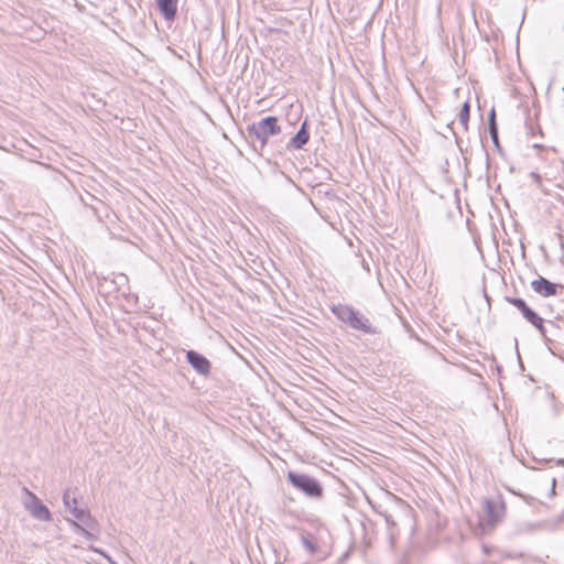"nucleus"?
I'll use <instances>...</instances> for the list:
<instances>
[{
    "instance_id": "nucleus-25",
    "label": "nucleus",
    "mask_w": 564,
    "mask_h": 564,
    "mask_svg": "<svg viewBox=\"0 0 564 564\" xmlns=\"http://www.w3.org/2000/svg\"><path fill=\"white\" fill-rule=\"evenodd\" d=\"M527 127H528V129H530V131L533 133V128H532V126H530V124H528V123H527Z\"/></svg>"
},
{
    "instance_id": "nucleus-19",
    "label": "nucleus",
    "mask_w": 564,
    "mask_h": 564,
    "mask_svg": "<svg viewBox=\"0 0 564 564\" xmlns=\"http://www.w3.org/2000/svg\"><path fill=\"white\" fill-rule=\"evenodd\" d=\"M77 496H78V489L76 487L74 488H67L65 489L63 494V503L65 508L70 512V509L73 506H77Z\"/></svg>"
},
{
    "instance_id": "nucleus-17",
    "label": "nucleus",
    "mask_w": 564,
    "mask_h": 564,
    "mask_svg": "<svg viewBox=\"0 0 564 564\" xmlns=\"http://www.w3.org/2000/svg\"><path fill=\"white\" fill-rule=\"evenodd\" d=\"M488 130L494 144L499 148L498 124L496 120V111L494 108L488 113Z\"/></svg>"
},
{
    "instance_id": "nucleus-5",
    "label": "nucleus",
    "mask_w": 564,
    "mask_h": 564,
    "mask_svg": "<svg viewBox=\"0 0 564 564\" xmlns=\"http://www.w3.org/2000/svg\"><path fill=\"white\" fill-rule=\"evenodd\" d=\"M129 279L123 273H111L100 276L97 281V291L105 299L120 300V292L127 290Z\"/></svg>"
},
{
    "instance_id": "nucleus-4",
    "label": "nucleus",
    "mask_w": 564,
    "mask_h": 564,
    "mask_svg": "<svg viewBox=\"0 0 564 564\" xmlns=\"http://www.w3.org/2000/svg\"><path fill=\"white\" fill-rule=\"evenodd\" d=\"M288 481L301 494L310 499H321L324 495L322 484L314 477L290 470L286 475Z\"/></svg>"
},
{
    "instance_id": "nucleus-16",
    "label": "nucleus",
    "mask_w": 564,
    "mask_h": 564,
    "mask_svg": "<svg viewBox=\"0 0 564 564\" xmlns=\"http://www.w3.org/2000/svg\"><path fill=\"white\" fill-rule=\"evenodd\" d=\"M301 542L305 551L310 555H316L319 551V545L315 536L311 533L301 534Z\"/></svg>"
},
{
    "instance_id": "nucleus-6",
    "label": "nucleus",
    "mask_w": 564,
    "mask_h": 564,
    "mask_svg": "<svg viewBox=\"0 0 564 564\" xmlns=\"http://www.w3.org/2000/svg\"><path fill=\"white\" fill-rule=\"evenodd\" d=\"M484 505L486 522L490 527H495L505 516V502L500 499H486Z\"/></svg>"
},
{
    "instance_id": "nucleus-1",
    "label": "nucleus",
    "mask_w": 564,
    "mask_h": 564,
    "mask_svg": "<svg viewBox=\"0 0 564 564\" xmlns=\"http://www.w3.org/2000/svg\"><path fill=\"white\" fill-rule=\"evenodd\" d=\"M282 128L275 116H267L247 126L248 139L253 150L262 155L267 150L269 139L280 134Z\"/></svg>"
},
{
    "instance_id": "nucleus-3",
    "label": "nucleus",
    "mask_w": 564,
    "mask_h": 564,
    "mask_svg": "<svg viewBox=\"0 0 564 564\" xmlns=\"http://www.w3.org/2000/svg\"><path fill=\"white\" fill-rule=\"evenodd\" d=\"M534 462L539 464V466L530 467L533 470L544 471L543 479L546 482H550V490L546 494L547 498H553L556 495L555 488L556 484L560 481L561 485H564V458H535Z\"/></svg>"
},
{
    "instance_id": "nucleus-20",
    "label": "nucleus",
    "mask_w": 564,
    "mask_h": 564,
    "mask_svg": "<svg viewBox=\"0 0 564 564\" xmlns=\"http://www.w3.org/2000/svg\"><path fill=\"white\" fill-rule=\"evenodd\" d=\"M470 117V105L468 101H465L460 108L458 113L459 123L463 126L464 130L468 129V121Z\"/></svg>"
},
{
    "instance_id": "nucleus-23",
    "label": "nucleus",
    "mask_w": 564,
    "mask_h": 564,
    "mask_svg": "<svg viewBox=\"0 0 564 564\" xmlns=\"http://www.w3.org/2000/svg\"><path fill=\"white\" fill-rule=\"evenodd\" d=\"M530 176L536 183L538 186H541L542 177H541V175L539 173L531 172Z\"/></svg>"
},
{
    "instance_id": "nucleus-13",
    "label": "nucleus",
    "mask_w": 564,
    "mask_h": 564,
    "mask_svg": "<svg viewBox=\"0 0 564 564\" xmlns=\"http://www.w3.org/2000/svg\"><path fill=\"white\" fill-rule=\"evenodd\" d=\"M178 0H156V7L167 22H173L177 15Z\"/></svg>"
},
{
    "instance_id": "nucleus-21",
    "label": "nucleus",
    "mask_w": 564,
    "mask_h": 564,
    "mask_svg": "<svg viewBox=\"0 0 564 564\" xmlns=\"http://www.w3.org/2000/svg\"><path fill=\"white\" fill-rule=\"evenodd\" d=\"M520 497L522 498V500L530 507H536V506H543V507H547V505L539 499V498H535L533 496H530V495H520Z\"/></svg>"
},
{
    "instance_id": "nucleus-9",
    "label": "nucleus",
    "mask_w": 564,
    "mask_h": 564,
    "mask_svg": "<svg viewBox=\"0 0 564 564\" xmlns=\"http://www.w3.org/2000/svg\"><path fill=\"white\" fill-rule=\"evenodd\" d=\"M186 361L198 375L204 377L209 376L212 364L203 354L192 349L187 350Z\"/></svg>"
},
{
    "instance_id": "nucleus-8",
    "label": "nucleus",
    "mask_w": 564,
    "mask_h": 564,
    "mask_svg": "<svg viewBox=\"0 0 564 564\" xmlns=\"http://www.w3.org/2000/svg\"><path fill=\"white\" fill-rule=\"evenodd\" d=\"M531 288L536 294L543 297L557 295L558 292L564 289L562 284L553 283L542 275H539L538 279L531 282Z\"/></svg>"
},
{
    "instance_id": "nucleus-15",
    "label": "nucleus",
    "mask_w": 564,
    "mask_h": 564,
    "mask_svg": "<svg viewBox=\"0 0 564 564\" xmlns=\"http://www.w3.org/2000/svg\"><path fill=\"white\" fill-rule=\"evenodd\" d=\"M120 305L126 312H132L138 306V295L130 292L129 282H127V290L120 292Z\"/></svg>"
},
{
    "instance_id": "nucleus-12",
    "label": "nucleus",
    "mask_w": 564,
    "mask_h": 564,
    "mask_svg": "<svg viewBox=\"0 0 564 564\" xmlns=\"http://www.w3.org/2000/svg\"><path fill=\"white\" fill-rule=\"evenodd\" d=\"M82 524H78L77 522H73L76 532L79 534H83L87 540H95L96 534L94 533L98 531V523L97 521L91 517L90 512L87 514V519H83Z\"/></svg>"
},
{
    "instance_id": "nucleus-22",
    "label": "nucleus",
    "mask_w": 564,
    "mask_h": 564,
    "mask_svg": "<svg viewBox=\"0 0 564 564\" xmlns=\"http://www.w3.org/2000/svg\"><path fill=\"white\" fill-rule=\"evenodd\" d=\"M88 513L89 511L87 509L78 508V506H73L70 509V514L79 522L83 519H87Z\"/></svg>"
},
{
    "instance_id": "nucleus-18",
    "label": "nucleus",
    "mask_w": 564,
    "mask_h": 564,
    "mask_svg": "<svg viewBox=\"0 0 564 564\" xmlns=\"http://www.w3.org/2000/svg\"><path fill=\"white\" fill-rule=\"evenodd\" d=\"M383 517H384L386 524H387L388 539L390 542V546L393 547L395 544L397 535H398L397 523L394 522L392 516L384 513Z\"/></svg>"
},
{
    "instance_id": "nucleus-10",
    "label": "nucleus",
    "mask_w": 564,
    "mask_h": 564,
    "mask_svg": "<svg viewBox=\"0 0 564 564\" xmlns=\"http://www.w3.org/2000/svg\"><path fill=\"white\" fill-rule=\"evenodd\" d=\"M308 128H310V123H308V120L305 119L299 131L290 139V141L288 142L286 144V148L289 150H301L304 148V145L308 142L310 140V131H308Z\"/></svg>"
},
{
    "instance_id": "nucleus-24",
    "label": "nucleus",
    "mask_w": 564,
    "mask_h": 564,
    "mask_svg": "<svg viewBox=\"0 0 564 564\" xmlns=\"http://www.w3.org/2000/svg\"><path fill=\"white\" fill-rule=\"evenodd\" d=\"M546 323H547L550 326H552V327H554V328H556V329H560V325H558L557 323H555V322H553V321H546Z\"/></svg>"
},
{
    "instance_id": "nucleus-7",
    "label": "nucleus",
    "mask_w": 564,
    "mask_h": 564,
    "mask_svg": "<svg viewBox=\"0 0 564 564\" xmlns=\"http://www.w3.org/2000/svg\"><path fill=\"white\" fill-rule=\"evenodd\" d=\"M24 490L30 497V501L25 503V508L31 516L41 521H50L52 514L48 508L33 492L29 491L26 488H24Z\"/></svg>"
},
{
    "instance_id": "nucleus-14",
    "label": "nucleus",
    "mask_w": 564,
    "mask_h": 564,
    "mask_svg": "<svg viewBox=\"0 0 564 564\" xmlns=\"http://www.w3.org/2000/svg\"><path fill=\"white\" fill-rule=\"evenodd\" d=\"M530 324L539 332L549 351L552 355H556L554 350V341L546 334L547 332L544 319L540 315H538Z\"/></svg>"
},
{
    "instance_id": "nucleus-2",
    "label": "nucleus",
    "mask_w": 564,
    "mask_h": 564,
    "mask_svg": "<svg viewBox=\"0 0 564 564\" xmlns=\"http://www.w3.org/2000/svg\"><path fill=\"white\" fill-rule=\"evenodd\" d=\"M333 314L343 323L349 325L352 329L369 335L379 334L377 327L372 326L369 318L362 315L355 307L347 304H337L332 307Z\"/></svg>"
},
{
    "instance_id": "nucleus-11",
    "label": "nucleus",
    "mask_w": 564,
    "mask_h": 564,
    "mask_svg": "<svg viewBox=\"0 0 564 564\" xmlns=\"http://www.w3.org/2000/svg\"><path fill=\"white\" fill-rule=\"evenodd\" d=\"M505 301L514 306L522 315V317L530 324L539 314L528 305V303L516 296H505Z\"/></svg>"
}]
</instances>
